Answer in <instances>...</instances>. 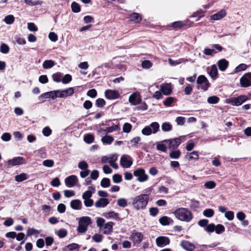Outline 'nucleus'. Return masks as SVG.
<instances>
[{
	"instance_id": "f257e3e1",
	"label": "nucleus",
	"mask_w": 251,
	"mask_h": 251,
	"mask_svg": "<svg viewBox=\"0 0 251 251\" xmlns=\"http://www.w3.org/2000/svg\"><path fill=\"white\" fill-rule=\"evenodd\" d=\"M150 196L142 194L137 196L132 200V204L136 210L145 209L148 203Z\"/></svg>"
},
{
	"instance_id": "f03ea898",
	"label": "nucleus",
	"mask_w": 251,
	"mask_h": 251,
	"mask_svg": "<svg viewBox=\"0 0 251 251\" xmlns=\"http://www.w3.org/2000/svg\"><path fill=\"white\" fill-rule=\"evenodd\" d=\"M174 214L176 218L181 221L189 222L193 218L192 212L186 208H178L175 210Z\"/></svg>"
},
{
	"instance_id": "7ed1b4c3",
	"label": "nucleus",
	"mask_w": 251,
	"mask_h": 251,
	"mask_svg": "<svg viewBox=\"0 0 251 251\" xmlns=\"http://www.w3.org/2000/svg\"><path fill=\"white\" fill-rule=\"evenodd\" d=\"M91 224V219L89 217L84 216L80 218L78 221V226L77 229L78 232L85 233L88 229V226Z\"/></svg>"
},
{
	"instance_id": "20e7f679",
	"label": "nucleus",
	"mask_w": 251,
	"mask_h": 251,
	"mask_svg": "<svg viewBox=\"0 0 251 251\" xmlns=\"http://www.w3.org/2000/svg\"><path fill=\"white\" fill-rule=\"evenodd\" d=\"M197 83L198 85L197 86V89H201L204 91H207L211 86L208 80L204 75H200L198 76Z\"/></svg>"
},
{
	"instance_id": "39448f33",
	"label": "nucleus",
	"mask_w": 251,
	"mask_h": 251,
	"mask_svg": "<svg viewBox=\"0 0 251 251\" xmlns=\"http://www.w3.org/2000/svg\"><path fill=\"white\" fill-rule=\"evenodd\" d=\"M26 163L25 159L22 156L15 157L11 159H9L5 165L6 168L12 166L24 164Z\"/></svg>"
},
{
	"instance_id": "423d86ee",
	"label": "nucleus",
	"mask_w": 251,
	"mask_h": 251,
	"mask_svg": "<svg viewBox=\"0 0 251 251\" xmlns=\"http://www.w3.org/2000/svg\"><path fill=\"white\" fill-rule=\"evenodd\" d=\"M181 138L182 137L180 136L173 139L165 140L163 142H166L168 144L169 149L176 150L181 144L182 142Z\"/></svg>"
},
{
	"instance_id": "0eeeda50",
	"label": "nucleus",
	"mask_w": 251,
	"mask_h": 251,
	"mask_svg": "<svg viewBox=\"0 0 251 251\" xmlns=\"http://www.w3.org/2000/svg\"><path fill=\"white\" fill-rule=\"evenodd\" d=\"M240 83L242 87H248L251 86V73L245 74L240 79Z\"/></svg>"
},
{
	"instance_id": "6e6552de",
	"label": "nucleus",
	"mask_w": 251,
	"mask_h": 251,
	"mask_svg": "<svg viewBox=\"0 0 251 251\" xmlns=\"http://www.w3.org/2000/svg\"><path fill=\"white\" fill-rule=\"evenodd\" d=\"M248 100L246 95H240L236 98H232L229 100V103L234 106H239Z\"/></svg>"
},
{
	"instance_id": "1a4fd4ad",
	"label": "nucleus",
	"mask_w": 251,
	"mask_h": 251,
	"mask_svg": "<svg viewBox=\"0 0 251 251\" xmlns=\"http://www.w3.org/2000/svg\"><path fill=\"white\" fill-rule=\"evenodd\" d=\"M104 96L108 100H115L120 97V94L116 90L107 89L104 92Z\"/></svg>"
},
{
	"instance_id": "9d476101",
	"label": "nucleus",
	"mask_w": 251,
	"mask_h": 251,
	"mask_svg": "<svg viewBox=\"0 0 251 251\" xmlns=\"http://www.w3.org/2000/svg\"><path fill=\"white\" fill-rule=\"evenodd\" d=\"M133 174L138 177V180L140 182H144L148 180V176L145 174V170L142 168L138 169L134 171Z\"/></svg>"
},
{
	"instance_id": "9b49d317",
	"label": "nucleus",
	"mask_w": 251,
	"mask_h": 251,
	"mask_svg": "<svg viewBox=\"0 0 251 251\" xmlns=\"http://www.w3.org/2000/svg\"><path fill=\"white\" fill-rule=\"evenodd\" d=\"M78 182V178L75 175H71L65 179L66 185L68 187H72L76 185Z\"/></svg>"
},
{
	"instance_id": "f8f14e48",
	"label": "nucleus",
	"mask_w": 251,
	"mask_h": 251,
	"mask_svg": "<svg viewBox=\"0 0 251 251\" xmlns=\"http://www.w3.org/2000/svg\"><path fill=\"white\" fill-rule=\"evenodd\" d=\"M130 239L134 245L140 244L143 239V235L141 232H133L131 233Z\"/></svg>"
},
{
	"instance_id": "ddd939ff",
	"label": "nucleus",
	"mask_w": 251,
	"mask_h": 251,
	"mask_svg": "<svg viewBox=\"0 0 251 251\" xmlns=\"http://www.w3.org/2000/svg\"><path fill=\"white\" fill-rule=\"evenodd\" d=\"M170 239L166 236H159L156 239V243L158 247H162L170 244Z\"/></svg>"
},
{
	"instance_id": "4468645a",
	"label": "nucleus",
	"mask_w": 251,
	"mask_h": 251,
	"mask_svg": "<svg viewBox=\"0 0 251 251\" xmlns=\"http://www.w3.org/2000/svg\"><path fill=\"white\" fill-rule=\"evenodd\" d=\"M180 246L187 251H193L196 248L193 243L186 240H182L180 242Z\"/></svg>"
},
{
	"instance_id": "2eb2a0df",
	"label": "nucleus",
	"mask_w": 251,
	"mask_h": 251,
	"mask_svg": "<svg viewBox=\"0 0 251 251\" xmlns=\"http://www.w3.org/2000/svg\"><path fill=\"white\" fill-rule=\"evenodd\" d=\"M160 91L164 95H169L172 93L171 83H166L160 86Z\"/></svg>"
},
{
	"instance_id": "dca6fc26",
	"label": "nucleus",
	"mask_w": 251,
	"mask_h": 251,
	"mask_svg": "<svg viewBox=\"0 0 251 251\" xmlns=\"http://www.w3.org/2000/svg\"><path fill=\"white\" fill-rule=\"evenodd\" d=\"M130 21L134 23L138 24L142 20V17L140 14L136 12H133L129 15Z\"/></svg>"
},
{
	"instance_id": "f3484780",
	"label": "nucleus",
	"mask_w": 251,
	"mask_h": 251,
	"mask_svg": "<svg viewBox=\"0 0 251 251\" xmlns=\"http://www.w3.org/2000/svg\"><path fill=\"white\" fill-rule=\"evenodd\" d=\"M141 100L139 98V95L136 93L132 94L129 97V102L134 105H136L140 103Z\"/></svg>"
},
{
	"instance_id": "a211bd4d",
	"label": "nucleus",
	"mask_w": 251,
	"mask_h": 251,
	"mask_svg": "<svg viewBox=\"0 0 251 251\" xmlns=\"http://www.w3.org/2000/svg\"><path fill=\"white\" fill-rule=\"evenodd\" d=\"M217 65L219 70L224 72L227 68L229 62L226 59H221L218 61Z\"/></svg>"
},
{
	"instance_id": "6ab92c4d",
	"label": "nucleus",
	"mask_w": 251,
	"mask_h": 251,
	"mask_svg": "<svg viewBox=\"0 0 251 251\" xmlns=\"http://www.w3.org/2000/svg\"><path fill=\"white\" fill-rule=\"evenodd\" d=\"M226 11L222 9L211 16V20H219L226 16Z\"/></svg>"
},
{
	"instance_id": "aec40b11",
	"label": "nucleus",
	"mask_w": 251,
	"mask_h": 251,
	"mask_svg": "<svg viewBox=\"0 0 251 251\" xmlns=\"http://www.w3.org/2000/svg\"><path fill=\"white\" fill-rule=\"evenodd\" d=\"M120 162L121 165L126 168L130 167L132 164V161L130 160H128L125 155H123L121 157Z\"/></svg>"
},
{
	"instance_id": "412c9836",
	"label": "nucleus",
	"mask_w": 251,
	"mask_h": 251,
	"mask_svg": "<svg viewBox=\"0 0 251 251\" xmlns=\"http://www.w3.org/2000/svg\"><path fill=\"white\" fill-rule=\"evenodd\" d=\"M159 222L161 225L164 226H168L174 223V221L171 218L166 216L161 217L159 219Z\"/></svg>"
},
{
	"instance_id": "4be33fe9",
	"label": "nucleus",
	"mask_w": 251,
	"mask_h": 251,
	"mask_svg": "<svg viewBox=\"0 0 251 251\" xmlns=\"http://www.w3.org/2000/svg\"><path fill=\"white\" fill-rule=\"evenodd\" d=\"M102 216L107 219L114 218L117 220H120L119 214L114 211H109L103 213Z\"/></svg>"
},
{
	"instance_id": "5701e85b",
	"label": "nucleus",
	"mask_w": 251,
	"mask_h": 251,
	"mask_svg": "<svg viewBox=\"0 0 251 251\" xmlns=\"http://www.w3.org/2000/svg\"><path fill=\"white\" fill-rule=\"evenodd\" d=\"M70 206L74 210H80L82 208V203L79 200H74L71 201Z\"/></svg>"
},
{
	"instance_id": "b1692460",
	"label": "nucleus",
	"mask_w": 251,
	"mask_h": 251,
	"mask_svg": "<svg viewBox=\"0 0 251 251\" xmlns=\"http://www.w3.org/2000/svg\"><path fill=\"white\" fill-rule=\"evenodd\" d=\"M109 201L107 199L101 198L95 202V206L96 207H104L106 206Z\"/></svg>"
},
{
	"instance_id": "393cba45",
	"label": "nucleus",
	"mask_w": 251,
	"mask_h": 251,
	"mask_svg": "<svg viewBox=\"0 0 251 251\" xmlns=\"http://www.w3.org/2000/svg\"><path fill=\"white\" fill-rule=\"evenodd\" d=\"M208 74L213 80H215L218 77V72L216 65L214 64L211 66Z\"/></svg>"
},
{
	"instance_id": "a878e982",
	"label": "nucleus",
	"mask_w": 251,
	"mask_h": 251,
	"mask_svg": "<svg viewBox=\"0 0 251 251\" xmlns=\"http://www.w3.org/2000/svg\"><path fill=\"white\" fill-rule=\"evenodd\" d=\"M206 10H203L201 9H200L197 11L194 12L192 15V17H197V19L196 21H198L200 20L202 17H203L205 16V13H206Z\"/></svg>"
},
{
	"instance_id": "bb28decb",
	"label": "nucleus",
	"mask_w": 251,
	"mask_h": 251,
	"mask_svg": "<svg viewBox=\"0 0 251 251\" xmlns=\"http://www.w3.org/2000/svg\"><path fill=\"white\" fill-rule=\"evenodd\" d=\"M185 157L189 160H194L197 161L199 159V153L197 151H193L190 153H187Z\"/></svg>"
},
{
	"instance_id": "cd10ccee",
	"label": "nucleus",
	"mask_w": 251,
	"mask_h": 251,
	"mask_svg": "<svg viewBox=\"0 0 251 251\" xmlns=\"http://www.w3.org/2000/svg\"><path fill=\"white\" fill-rule=\"evenodd\" d=\"M186 26V23L183 21H176L172 23L171 26L176 29H180Z\"/></svg>"
},
{
	"instance_id": "c85d7f7f",
	"label": "nucleus",
	"mask_w": 251,
	"mask_h": 251,
	"mask_svg": "<svg viewBox=\"0 0 251 251\" xmlns=\"http://www.w3.org/2000/svg\"><path fill=\"white\" fill-rule=\"evenodd\" d=\"M114 223L112 222H109L104 225V228L106 229L103 231V233L105 234H110L113 230V226Z\"/></svg>"
},
{
	"instance_id": "c756f323",
	"label": "nucleus",
	"mask_w": 251,
	"mask_h": 251,
	"mask_svg": "<svg viewBox=\"0 0 251 251\" xmlns=\"http://www.w3.org/2000/svg\"><path fill=\"white\" fill-rule=\"evenodd\" d=\"M169 154V156L172 159H178L181 154V151L179 150H173Z\"/></svg>"
},
{
	"instance_id": "7c9ffc66",
	"label": "nucleus",
	"mask_w": 251,
	"mask_h": 251,
	"mask_svg": "<svg viewBox=\"0 0 251 251\" xmlns=\"http://www.w3.org/2000/svg\"><path fill=\"white\" fill-rule=\"evenodd\" d=\"M51 77L54 82L58 83L62 81L63 74L60 72H57L53 74Z\"/></svg>"
},
{
	"instance_id": "2f4dec72",
	"label": "nucleus",
	"mask_w": 251,
	"mask_h": 251,
	"mask_svg": "<svg viewBox=\"0 0 251 251\" xmlns=\"http://www.w3.org/2000/svg\"><path fill=\"white\" fill-rule=\"evenodd\" d=\"M114 141V138L112 136L110 135H105L101 139V141L104 144L110 145Z\"/></svg>"
},
{
	"instance_id": "473e14b6",
	"label": "nucleus",
	"mask_w": 251,
	"mask_h": 251,
	"mask_svg": "<svg viewBox=\"0 0 251 251\" xmlns=\"http://www.w3.org/2000/svg\"><path fill=\"white\" fill-rule=\"evenodd\" d=\"M64 98L72 96L74 93V89L73 87H69L66 89L62 90Z\"/></svg>"
},
{
	"instance_id": "72a5a7b5",
	"label": "nucleus",
	"mask_w": 251,
	"mask_h": 251,
	"mask_svg": "<svg viewBox=\"0 0 251 251\" xmlns=\"http://www.w3.org/2000/svg\"><path fill=\"white\" fill-rule=\"evenodd\" d=\"M176 100V99L173 97H169L163 101V104L167 107H170L172 104Z\"/></svg>"
},
{
	"instance_id": "f704fd0d",
	"label": "nucleus",
	"mask_w": 251,
	"mask_h": 251,
	"mask_svg": "<svg viewBox=\"0 0 251 251\" xmlns=\"http://www.w3.org/2000/svg\"><path fill=\"white\" fill-rule=\"evenodd\" d=\"M84 141L87 144H91L94 141V136L92 134H87L84 137Z\"/></svg>"
},
{
	"instance_id": "c9c22d12",
	"label": "nucleus",
	"mask_w": 251,
	"mask_h": 251,
	"mask_svg": "<svg viewBox=\"0 0 251 251\" xmlns=\"http://www.w3.org/2000/svg\"><path fill=\"white\" fill-rule=\"evenodd\" d=\"M106 104L105 100L102 98H99L96 100L95 105L97 107L102 108Z\"/></svg>"
},
{
	"instance_id": "e433bc0d",
	"label": "nucleus",
	"mask_w": 251,
	"mask_h": 251,
	"mask_svg": "<svg viewBox=\"0 0 251 251\" xmlns=\"http://www.w3.org/2000/svg\"><path fill=\"white\" fill-rule=\"evenodd\" d=\"M120 126L119 125H113L111 126H109L107 127L104 130V131L106 133H111L112 132L114 131H116L120 129Z\"/></svg>"
},
{
	"instance_id": "4c0bfd02",
	"label": "nucleus",
	"mask_w": 251,
	"mask_h": 251,
	"mask_svg": "<svg viewBox=\"0 0 251 251\" xmlns=\"http://www.w3.org/2000/svg\"><path fill=\"white\" fill-rule=\"evenodd\" d=\"M71 8L73 12L75 13H78L81 10L80 5L75 1L72 3Z\"/></svg>"
},
{
	"instance_id": "58836bf2",
	"label": "nucleus",
	"mask_w": 251,
	"mask_h": 251,
	"mask_svg": "<svg viewBox=\"0 0 251 251\" xmlns=\"http://www.w3.org/2000/svg\"><path fill=\"white\" fill-rule=\"evenodd\" d=\"M220 99L216 96L209 97L207 99V102L210 104H216L219 102Z\"/></svg>"
},
{
	"instance_id": "ea45409f",
	"label": "nucleus",
	"mask_w": 251,
	"mask_h": 251,
	"mask_svg": "<svg viewBox=\"0 0 251 251\" xmlns=\"http://www.w3.org/2000/svg\"><path fill=\"white\" fill-rule=\"evenodd\" d=\"M54 65L53 61L51 60H45L43 64V68L45 69H49L52 67Z\"/></svg>"
},
{
	"instance_id": "a19ab883",
	"label": "nucleus",
	"mask_w": 251,
	"mask_h": 251,
	"mask_svg": "<svg viewBox=\"0 0 251 251\" xmlns=\"http://www.w3.org/2000/svg\"><path fill=\"white\" fill-rule=\"evenodd\" d=\"M9 47L7 44L5 43L1 44L0 47V51L1 53L7 54L9 52Z\"/></svg>"
},
{
	"instance_id": "79ce46f5",
	"label": "nucleus",
	"mask_w": 251,
	"mask_h": 251,
	"mask_svg": "<svg viewBox=\"0 0 251 251\" xmlns=\"http://www.w3.org/2000/svg\"><path fill=\"white\" fill-rule=\"evenodd\" d=\"M27 178V175L25 173H22L15 176V180L18 182H22Z\"/></svg>"
},
{
	"instance_id": "37998d69",
	"label": "nucleus",
	"mask_w": 251,
	"mask_h": 251,
	"mask_svg": "<svg viewBox=\"0 0 251 251\" xmlns=\"http://www.w3.org/2000/svg\"><path fill=\"white\" fill-rule=\"evenodd\" d=\"M100 185L103 188L108 187L110 185V180L108 178H103L100 182Z\"/></svg>"
},
{
	"instance_id": "c03bdc74",
	"label": "nucleus",
	"mask_w": 251,
	"mask_h": 251,
	"mask_svg": "<svg viewBox=\"0 0 251 251\" xmlns=\"http://www.w3.org/2000/svg\"><path fill=\"white\" fill-rule=\"evenodd\" d=\"M203 53L206 55L213 56L214 54L217 53V51L214 49L205 48L203 51Z\"/></svg>"
},
{
	"instance_id": "a18cd8bd",
	"label": "nucleus",
	"mask_w": 251,
	"mask_h": 251,
	"mask_svg": "<svg viewBox=\"0 0 251 251\" xmlns=\"http://www.w3.org/2000/svg\"><path fill=\"white\" fill-rule=\"evenodd\" d=\"M15 18L12 15H8L6 16L4 19V22L8 25L12 24L14 23Z\"/></svg>"
},
{
	"instance_id": "49530a36",
	"label": "nucleus",
	"mask_w": 251,
	"mask_h": 251,
	"mask_svg": "<svg viewBox=\"0 0 251 251\" xmlns=\"http://www.w3.org/2000/svg\"><path fill=\"white\" fill-rule=\"evenodd\" d=\"M203 214L204 216L210 218L212 217L214 214V211L212 209H206L204 210Z\"/></svg>"
},
{
	"instance_id": "de8ad7c7",
	"label": "nucleus",
	"mask_w": 251,
	"mask_h": 251,
	"mask_svg": "<svg viewBox=\"0 0 251 251\" xmlns=\"http://www.w3.org/2000/svg\"><path fill=\"white\" fill-rule=\"evenodd\" d=\"M215 231L217 234H221L225 231V227L223 225L218 224L215 226Z\"/></svg>"
},
{
	"instance_id": "09e8293b",
	"label": "nucleus",
	"mask_w": 251,
	"mask_h": 251,
	"mask_svg": "<svg viewBox=\"0 0 251 251\" xmlns=\"http://www.w3.org/2000/svg\"><path fill=\"white\" fill-rule=\"evenodd\" d=\"M150 126L151 129H152V132L153 133H156L159 128V125L157 122H156L151 123Z\"/></svg>"
},
{
	"instance_id": "8fccbe9b",
	"label": "nucleus",
	"mask_w": 251,
	"mask_h": 251,
	"mask_svg": "<svg viewBox=\"0 0 251 251\" xmlns=\"http://www.w3.org/2000/svg\"><path fill=\"white\" fill-rule=\"evenodd\" d=\"M72 80V75L70 74H66L62 78V82L64 84H67Z\"/></svg>"
},
{
	"instance_id": "3c124183",
	"label": "nucleus",
	"mask_w": 251,
	"mask_h": 251,
	"mask_svg": "<svg viewBox=\"0 0 251 251\" xmlns=\"http://www.w3.org/2000/svg\"><path fill=\"white\" fill-rule=\"evenodd\" d=\"M248 68V66L245 64H240L238 66H237L235 69V72L236 73L245 71Z\"/></svg>"
},
{
	"instance_id": "603ef678",
	"label": "nucleus",
	"mask_w": 251,
	"mask_h": 251,
	"mask_svg": "<svg viewBox=\"0 0 251 251\" xmlns=\"http://www.w3.org/2000/svg\"><path fill=\"white\" fill-rule=\"evenodd\" d=\"M152 66V63L148 60H144L142 63V67L144 69H150Z\"/></svg>"
},
{
	"instance_id": "864d4df0",
	"label": "nucleus",
	"mask_w": 251,
	"mask_h": 251,
	"mask_svg": "<svg viewBox=\"0 0 251 251\" xmlns=\"http://www.w3.org/2000/svg\"><path fill=\"white\" fill-rule=\"evenodd\" d=\"M67 233L68 232L66 229L61 228L58 230L57 236L60 238H63L67 236Z\"/></svg>"
},
{
	"instance_id": "5fc2aeb1",
	"label": "nucleus",
	"mask_w": 251,
	"mask_h": 251,
	"mask_svg": "<svg viewBox=\"0 0 251 251\" xmlns=\"http://www.w3.org/2000/svg\"><path fill=\"white\" fill-rule=\"evenodd\" d=\"M162 129L164 131H169L172 130V126L169 123H164L162 125Z\"/></svg>"
},
{
	"instance_id": "6e6d98bb",
	"label": "nucleus",
	"mask_w": 251,
	"mask_h": 251,
	"mask_svg": "<svg viewBox=\"0 0 251 251\" xmlns=\"http://www.w3.org/2000/svg\"><path fill=\"white\" fill-rule=\"evenodd\" d=\"M152 132V129L150 126H146L142 130V134L145 135H150Z\"/></svg>"
},
{
	"instance_id": "4d7b16f0",
	"label": "nucleus",
	"mask_w": 251,
	"mask_h": 251,
	"mask_svg": "<svg viewBox=\"0 0 251 251\" xmlns=\"http://www.w3.org/2000/svg\"><path fill=\"white\" fill-rule=\"evenodd\" d=\"M132 128V125L128 123H126L123 126V130L125 133H129Z\"/></svg>"
},
{
	"instance_id": "13d9d810",
	"label": "nucleus",
	"mask_w": 251,
	"mask_h": 251,
	"mask_svg": "<svg viewBox=\"0 0 251 251\" xmlns=\"http://www.w3.org/2000/svg\"><path fill=\"white\" fill-rule=\"evenodd\" d=\"M117 204L119 206L125 207L127 205V202L125 199L121 198L118 200Z\"/></svg>"
},
{
	"instance_id": "bf43d9fd",
	"label": "nucleus",
	"mask_w": 251,
	"mask_h": 251,
	"mask_svg": "<svg viewBox=\"0 0 251 251\" xmlns=\"http://www.w3.org/2000/svg\"><path fill=\"white\" fill-rule=\"evenodd\" d=\"M112 179L114 183H120L122 181V176L120 174H115L112 176Z\"/></svg>"
},
{
	"instance_id": "052dcab7",
	"label": "nucleus",
	"mask_w": 251,
	"mask_h": 251,
	"mask_svg": "<svg viewBox=\"0 0 251 251\" xmlns=\"http://www.w3.org/2000/svg\"><path fill=\"white\" fill-rule=\"evenodd\" d=\"M156 149L157 150L166 152L167 150V148L166 145L164 144L158 143L156 145Z\"/></svg>"
},
{
	"instance_id": "680f3d73",
	"label": "nucleus",
	"mask_w": 251,
	"mask_h": 251,
	"mask_svg": "<svg viewBox=\"0 0 251 251\" xmlns=\"http://www.w3.org/2000/svg\"><path fill=\"white\" fill-rule=\"evenodd\" d=\"M39 234V231L37 229H35L33 228H30V227H29L27 229V233H26L27 236H31V235H34V234Z\"/></svg>"
},
{
	"instance_id": "e2e57ef3",
	"label": "nucleus",
	"mask_w": 251,
	"mask_h": 251,
	"mask_svg": "<svg viewBox=\"0 0 251 251\" xmlns=\"http://www.w3.org/2000/svg\"><path fill=\"white\" fill-rule=\"evenodd\" d=\"M78 167L81 170H85L87 169L88 165L86 161H81L78 163Z\"/></svg>"
},
{
	"instance_id": "0e129e2a",
	"label": "nucleus",
	"mask_w": 251,
	"mask_h": 251,
	"mask_svg": "<svg viewBox=\"0 0 251 251\" xmlns=\"http://www.w3.org/2000/svg\"><path fill=\"white\" fill-rule=\"evenodd\" d=\"M27 28L31 31H37L38 27L33 23H29L27 24Z\"/></svg>"
},
{
	"instance_id": "69168bd1",
	"label": "nucleus",
	"mask_w": 251,
	"mask_h": 251,
	"mask_svg": "<svg viewBox=\"0 0 251 251\" xmlns=\"http://www.w3.org/2000/svg\"><path fill=\"white\" fill-rule=\"evenodd\" d=\"M51 132L52 130L49 126H46L42 130L43 134L45 136H50L51 134Z\"/></svg>"
},
{
	"instance_id": "338daca9",
	"label": "nucleus",
	"mask_w": 251,
	"mask_h": 251,
	"mask_svg": "<svg viewBox=\"0 0 251 251\" xmlns=\"http://www.w3.org/2000/svg\"><path fill=\"white\" fill-rule=\"evenodd\" d=\"M195 147V144L192 140L189 141L186 146V149L188 151H191Z\"/></svg>"
},
{
	"instance_id": "774afa93",
	"label": "nucleus",
	"mask_w": 251,
	"mask_h": 251,
	"mask_svg": "<svg viewBox=\"0 0 251 251\" xmlns=\"http://www.w3.org/2000/svg\"><path fill=\"white\" fill-rule=\"evenodd\" d=\"M103 236L100 234H95L92 236V239L97 243L100 242L102 240Z\"/></svg>"
}]
</instances>
